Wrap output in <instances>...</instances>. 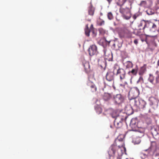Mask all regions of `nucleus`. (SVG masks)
Listing matches in <instances>:
<instances>
[{
  "instance_id": "9d476101",
  "label": "nucleus",
  "mask_w": 159,
  "mask_h": 159,
  "mask_svg": "<svg viewBox=\"0 0 159 159\" xmlns=\"http://www.w3.org/2000/svg\"><path fill=\"white\" fill-rule=\"evenodd\" d=\"M113 100L116 103L120 104L123 102L124 98L120 94H117L114 96Z\"/></svg>"
},
{
  "instance_id": "bb28decb",
  "label": "nucleus",
  "mask_w": 159,
  "mask_h": 159,
  "mask_svg": "<svg viewBox=\"0 0 159 159\" xmlns=\"http://www.w3.org/2000/svg\"><path fill=\"white\" fill-rule=\"evenodd\" d=\"M150 25H149V26L150 25L152 26V29H153V31H155L156 29L157 26L154 23H150Z\"/></svg>"
},
{
  "instance_id": "c85d7f7f",
  "label": "nucleus",
  "mask_w": 159,
  "mask_h": 159,
  "mask_svg": "<svg viewBox=\"0 0 159 159\" xmlns=\"http://www.w3.org/2000/svg\"><path fill=\"white\" fill-rule=\"evenodd\" d=\"M107 17L108 19L110 20H111L113 18V15L111 12H109L108 13Z\"/></svg>"
},
{
  "instance_id": "dca6fc26",
  "label": "nucleus",
  "mask_w": 159,
  "mask_h": 159,
  "mask_svg": "<svg viewBox=\"0 0 159 159\" xmlns=\"http://www.w3.org/2000/svg\"><path fill=\"white\" fill-rule=\"evenodd\" d=\"M131 90L132 93H133L134 98H136L139 95V90L137 87L132 88Z\"/></svg>"
},
{
  "instance_id": "9b49d317",
  "label": "nucleus",
  "mask_w": 159,
  "mask_h": 159,
  "mask_svg": "<svg viewBox=\"0 0 159 159\" xmlns=\"http://www.w3.org/2000/svg\"><path fill=\"white\" fill-rule=\"evenodd\" d=\"M114 70L113 72L109 71L107 72L106 76L107 80L109 81H114Z\"/></svg>"
},
{
  "instance_id": "1a4fd4ad",
  "label": "nucleus",
  "mask_w": 159,
  "mask_h": 159,
  "mask_svg": "<svg viewBox=\"0 0 159 159\" xmlns=\"http://www.w3.org/2000/svg\"><path fill=\"white\" fill-rule=\"evenodd\" d=\"M103 52L105 58L108 61H111L112 56L111 52L105 48H104L103 50Z\"/></svg>"
},
{
  "instance_id": "0eeeda50",
  "label": "nucleus",
  "mask_w": 159,
  "mask_h": 159,
  "mask_svg": "<svg viewBox=\"0 0 159 159\" xmlns=\"http://www.w3.org/2000/svg\"><path fill=\"white\" fill-rule=\"evenodd\" d=\"M129 31L126 27H124L123 30L119 33V36L121 38H129Z\"/></svg>"
},
{
  "instance_id": "79ce46f5",
  "label": "nucleus",
  "mask_w": 159,
  "mask_h": 159,
  "mask_svg": "<svg viewBox=\"0 0 159 159\" xmlns=\"http://www.w3.org/2000/svg\"><path fill=\"white\" fill-rule=\"evenodd\" d=\"M129 63H130V64H131L132 66H131V67H132V63L130 61L129 62Z\"/></svg>"
},
{
  "instance_id": "393cba45",
  "label": "nucleus",
  "mask_w": 159,
  "mask_h": 159,
  "mask_svg": "<svg viewBox=\"0 0 159 159\" xmlns=\"http://www.w3.org/2000/svg\"><path fill=\"white\" fill-rule=\"evenodd\" d=\"M154 79V78L153 75H152L150 74L149 75V77L148 79V80L152 84H154L153 83Z\"/></svg>"
},
{
  "instance_id": "412c9836",
  "label": "nucleus",
  "mask_w": 159,
  "mask_h": 159,
  "mask_svg": "<svg viewBox=\"0 0 159 159\" xmlns=\"http://www.w3.org/2000/svg\"><path fill=\"white\" fill-rule=\"evenodd\" d=\"M114 125L117 128H119L121 127L122 126V122L117 121H114Z\"/></svg>"
},
{
  "instance_id": "6ab92c4d",
  "label": "nucleus",
  "mask_w": 159,
  "mask_h": 159,
  "mask_svg": "<svg viewBox=\"0 0 159 159\" xmlns=\"http://www.w3.org/2000/svg\"><path fill=\"white\" fill-rule=\"evenodd\" d=\"M111 98V94L108 93H105L103 96V98L106 101L109 100Z\"/></svg>"
},
{
  "instance_id": "4468645a",
  "label": "nucleus",
  "mask_w": 159,
  "mask_h": 159,
  "mask_svg": "<svg viewBox=\"0 0 159 159\" xmlns=\"http://www.w3.org/2000/svg\"><path fill=\"white\" fill-rule=\"evenodd\" d=\"M88 11L89 15L92 16L93 15L95 11V8L93 6L91 2H90L89 4Z\"/></svg>"
},
{
  "instance_id": "c9c22d12",
  "label": "nucleus",
  "mask_w": 159,
  "mask_h": 159,
  "mask_svg": "<svg viewBox=\"0 0 159 159\" xmlns=\"http://www.w3.org/2000/svg\"><path fill=\"white\" fill-rule=\"evenodd\" d=\"M143 77L142 76H140L139 77V80L137 81V83H139V82L142 83V82H143Z\"/></svg>"
},
{
  "instance_id": "f704fd0d",
  "label": "nucleus",
  "mask_w": 159,
  "mask_h": 159,
  "mask_svg": "<svg viewBox=\"0 0 159 159\" xmlns=\"http://www.w3.org/2000/svg\"><path fill=\"white\" fill-rule=\"evenodd\" d=\"M124 88H125L126 90H127L129 89V87L128 84L125 82L124 83V84L123 85Z\"/></svg>"
},
{
  "instance_id": "2eb2a0df",
  "label": "nucleus",
  "mask_w": 159,
  "mask_h": 159,
  "mask_svg": "<svg viewBox=\"0 0 159 159\" xmlns=\"http://www.w3.org/2000/svg\"><path fill=\"white\" fill-rule=\"evenodd\" d=\"M85 70L86 73H89L90 70L89 63L87 61H84L83 62Z\"/></svg>"
},
{
  "instance_id": "5701e85b",
  "label": "nucleus",
  "mask_w": 159,
  "mask_h": 159,
  "mask_svg": "<svg viewBox=\"0 0 159 159\" xmlns=\"http://www.w3.org/2000/svg\"><path fill=\"white\" fill-rule=\"evenodd\" d=\"M146 70V68L145 65H144L140 69L139 74L140 75H142Z\"/></svg>"
},
{
  "instance_id": "aec40b11",
  "label": "nucleus",
  "mask_w": 159,
  "mask_h": 159,
  "mask_svg": "<svg viewBox=\"0 0 159 159\" xmlns=\"http://www.w3.org/2000/svg\"><path fill=\"white\" fill-rule=\"evenodd\" d=\"M149 101L150 102V104L152 105L156 102H158V100L154 97H150L149 99Z\"/></svg>"
},
{
  "instance_id": "e433bc0d",
  "label": "nucleus",
  "mask_w": 159,
  "mask_h": 159,
  "mask_svg": "<svg viewBox=\"0 0 159 159\" xmlns=\"http://www.w3.org/2000/svg\"><path fill=\"white\" fill-rule=\"evenodd\" d=\"M104 21H103V20H102V21H101L99 24V25H104Z\"/></svg>"
},
{
  "instance_id": "39448f33",
  "label": "nucleus",
  "mask_w": 159,
  "mask_h": 159,
  "mask_svg": "<svg viewBox=\"0 0 159 159\" xmlns=\"http://www.w3.org/2000/svg\"><path fill=\"white\" fill-rule=\"evenodd\" d=\"M133 103L134 102V105L137 107H139L140 108H144L146 104V102L143 100L140 99L138 101H136L135 99L131 101Z\"/></svg>"
},
{
  "instance_id": "de8ad7c7",
  "label": "nucleus",
  "mask_w": 159,
  "mask_h": 159,
  "mask_svg": "<svg viewBox=\"0 0 159 159\" xmlns=\"http://www.w3.org/2000/svg\"><path fill=\"white\" fill-rule=\"evenodd\" d=\"M158 4H159V1H158Z\"/></svg>"
},
{
  "instance_id": "a19ab883",
  "label": "nucleus",
  "mask_w": 159,
  "mask_h": 159,
  "mask_svg": "<svg viewBox=\"0 0 159 159\" xmlns=\"http://www.w3.org/2000/svg\"><path fill=\"white\" fill-rule=\"evenodd\" d=\"M133 19H136V15H134L133 16Z\"/></svg>"
},
{
  "instance_id": "4c0bfd02",
  "label": "nucleus",
  "mask_w": 159,
  "mask_h": 159,
  "mask_svg": "<svg viewBox=\"0 0 159 159\" xmlns=\"http://www.w3.org/2000/svg\"><path fill=\"white\" fill-rule=\"evenodd\" d=\"M134 43L135 44L137 45L138 43V41L137 40V39L134 40Z\"/></svg>"
},
{
  "instance_id": "cd10ccee",
  "label": "nucleus",
  "mask_w": 159,
  "mask_h": 159,
  "mask_svg": "<svg viewBox=\"0 0 159 159\" xmlns=\"http://www.w3.org/2000/svg\"><path fill=\"white\" fill-rule=\"evenodd\" d=\"M146 12L148 15H152L154 13V11L151 9H148L146 11Z\"/></svg>"
},
{
  "instance_id": "37998d69",
  "label": "nucleus",
  "mask_w": 159,
  "mask_h": 159,
  "mask_svg": "<svg viewBox=\"0 0 159 159\" xmlns=\"http://www.w3.org/2000/svg\"><path fill=\"white\" fill-rule=\"evenodd\" d=\"M157 64H158V66H159V60H158V62H157Z\"/></svg>"
},
{
  "instance_id": "72a5a7b5",
  "label": "nucleus",
  "mask_w": 159,
  "mask_h": 159,
  "mask_svg": "<svg viewBox=\"0 0 159 159\" xmlns=\"http://www.w3.org/2000/svg\"><path fill=\"white\" fill-rule=\"evenodd\" d=\"M137 71V68H135L134 69H133L131 71V73L133 74V75H135L136 74Z\"/></svg>"
},
{
  "instance_id": "ddd939ff",
  "label": "nucleus",
  "mask_w": 159,
  "mask_h": 159,
  "mask_svg": "<svg viewBox=\"0 0 159 159\" xmlns=\"http://www.w3.org/2000/svg\"><path fill=\"white\" fill-rule=\"evenodd\" d=\"M138 124V120L136 118H134L131 120L130 126L132 129L131 130L134 131V130L133 128H135L137 127ZM131 130L130 129V131Z\"/></svg>"
},
{
  "instance_id": "7c9ffc66",
  "label": "nucleus",
  "mask_w": 159,
  "mask_h": 159,
  "mask_svg": "<svg viewBox=\"0 0 159 159\" xmlns=\"http://www.w3.org/2000/svg\"><path fill=\"white\" fill-rule=\"evenodd\" d=\"M151 133L153 136L156 135L158 134L157 132L155 129H152Z\"/></svg>"
},
{
  "instance_id": "49530a36",
  "label": "nucleus",
  "mask_w": 159,
  "mask_h": 159,
  "mask_svg": "<svg viewBox=\"0 0 159 159\" xmlns=\"http://www.w3.org/2000/svg\"><path fill=\"white\" fill-rule=\"evenodd\" d=\"M126 125H127V126H128V125H127V124L126 122Z\"/></svg>"
},
{
  "instance_id": "c756f323",
  "label": "nucleus",
  "mask_w": 159,
  "mask_h": 159,
  "mask_svg": "<svg viewBox=\"0 0 159 159\" xmlns=\"http://www.w3.org/2000/svg\"><path fill=\"white\" fill-rule=\"evenodd\" d=\"M139 5L141 6L146 7L147 5V2L145 1H141Z\"/></svg>"
},
{
  "instance_id": "09e8293b",
  "label": "nucleus",
  "mask_w": 159,
  "mask_h": 159,
  "mask_svg": "<svg viewBox=\"0 0 159 159\" xmlns=\"http://www.w3.org/2000/svg\"><path fill=\"white\" fill-rule=\"evenodd\" d=\"M91 26L92 27V26H93V25H91Z\"/></svg>"
},
{
  "instance_id": "2f4dec72",
  "label": "nucleus",
  "mask_w": 159,
  "mask_h": 159,
  "mask_svg": "<svg viewBox=\"0 0 159 159\" xmlns=\"http://www.w3.org/2000/svg\"><path fill=\"white\" fill-rule=\"evenodd\" d=\"M155 81L156 82L154 83L155 84H154V85L159 84V76H157L156 78Z\"/></svg>"
},
{
  "instance_id": "ea45409f",
  "label": "nucleus",
  "mask_w": 159,
  "mask_h": 159,
  "mask_svg": "<svg viewBox=\"0 0 159 159\" xmlns=\"http://www.w3.org/2000/svg\"><path fill=\"white\" fill-rule=\"evenodd\" d=\"M141 41H142V42H143V41H146V43H147V41H146V40H144V39H141Z\"/></svg>"
},
{
  "instance_id": "f3484780",
  "label": "nucleus",
  "mask_w": 159,
  "mask_h": 159,
  "mask_svg": "<svg viewBox=\"0 0 159 159\" xmlns=\"http://www.w3.org/2000/svg\"><path fill=\"white\" fill-rule=\"evenodd\" d=\"M88 85L89 86L91 91L93 92H95L97 91V87L95 84L93 82L89 81L88 83Z\"/></svg>"
},
{
  "instance_id": "6e6552de",
  "label": "nucleus",
  "mask_w": 159,
  "mask_h": 159,
  "mask_svg": "<svg viewBox=\"0 0 159 159\" xmlns=\"http://www.w3.org/2000/svg\"><path fill=\"white\" fill-rule=\"evenodd\" d=\"M116 75L119 77L121 80L124 79L125 78V70L122 68H119L117 70V72Z\"/></svg>"
},
{
  "instance_id": "f257e3e1",
  "label": "nucleus",
  "mask_w": 159,
  "mask_h": 159,
  "mask_svg": "<svg viewBox=\"0 0 159 159\" xmlns=\"http://www.w3.org/2000/svg\"><path fill=\"white\" fill-rule=\"evenodd\" d=\"M123 134H120L116 139L114 143L110 147L108 153L110 158L114 157L116 155L117 159H121L122 156L125 152V148L124 147V138Z\"/></svg>"
},
{
  "instance_id": "b1692460",
  "label": "nucleus",
  "mask_w": 159,
  "mask_h": 159,
  "mask_svg": "<svg viewBox=\"0 0 159 159\" xmlns=\"http://www.w3.org/2000/svg\"><path fill=\"white\" fill-rule=\"evenodd\" d=\"M95 110L98 114L101 113L102 111V108L98 105H97L95 107Z\"/></svg>"
},
{
  "instance_id": "a878e982",
  "label": "nucleus",
  "mask_w": 159,
  "mask_h": 159,
  "mask_svg": "<svg viewBox=\"0 0 159 159\" xmlns=\"http://www.w3.org/2000/svg\"><path fill=\"white\" fill-rule=\"evenodd\" d=\"M85 34L86 36H89L90 35V30L88 27V25H86V28L85 29Z\"/></svg>"
},
{
  "instance_id": "58836bf2",
  "label": "nucleus",
  "mask_w": 159,
  "mask_h": 159,
  "mask_svg": "<svg viewBox=\"0 0 159 159\" xmlns=\"http://www.w3.org/2000/svg\"><path fill=\"white\" fill-rule=\"evenodd\" d=\"M109 4H110L112 0H107Z\"/></svg>"
},
{
  "instance_id": "f03ea898",
  "label": "nucleus",
  "mask_w": 159,
  "mask_h": 159,
  "mask_svg": "<svg viewBox=\"0 0 159 159\" xmlns=\"http://www.w3.org/2000/svg\"><path fill=\"white\" fill-rule=\"evenodd\" d=\"M126 0H118L116 2L117 5L120 7V12L123 14V18L126 20L129 19V17L126 16V14L129 12V9L128 8H123L121 6L126 2Z\"/></svg>"
},
{
  "instance_id": "a18cd8bd",
  "label": "nucleus",
  "mask_w": 159,
  "mask_h": 159,
  "mask_svg": "<svg viewBox=\"0 0 159 159\" xmlns=\"http://www.w3.org/2000/svg\"><path fill=\"white\" fill-rule=\"evenodd\" d=\"M129 95V92H128V96Z\"/></svg>"
},
{
  "instance_id": "c03bdc74",
  "label": "nucleus",
  "mask_w": 159,
  "mask_h": 159,
  "mask_svg": "<svg viewBox=\"0 0 159 159\" xmlns=\"http://www.w3.org/2000/svg\"><path fill=\"white\" fill-rule=\"evenodd\" d=\"M133 111L130 114V115H132V114L133 113Z\"/></svg>"
},
{
  "instance_id": "473e14b6",
  "label": "nucleus",
  "mask_w": 159,
  "mask_h": 159,
  "mask_svg": "<svg viewBox=\"0 0 159 159\" xmlns=\"http://www.w3.org/2000/svg\"><path fill=\"white\" fill-rule=\"evenodd\" d=\"M129 61H127L125 62H124V66H125L127 68H128L129 67Z\"/></svg>"
},
{
  "instance_id": "8fccbe9b",
  "label": "nucleus",
  "mask_w": 159,
  "mask_h": 159,
  "mask_svg": "<svg viewBox=\"0 0 159 159\" xmlns=\"http://www.w3.org/2000/svg\"><path fill=\"white\" fill-rule=\"evenodd\" d=\"M138 133H139V132H137V134H138Z\"/></svg>"
},
{
  "instance_id": "20e7f679",
  "label": "nucleus",
  "mask_w": 159,
  "mask_h": 159,
  "mask_svg": "<svg viewBox=\"0 0 159 159\" xmlns=\"http://www.w3.org/2000/svg\"><path fill=\"white\" fill-rule=\"evenodd\" d=\"M111 117L114 118H115L114 121L122 122L123 120L125 121L126 119L128 117V116H126V114L125 113H120L118 116H114L113 114L111 115Z\"/></svg>"
},
{
  "instance_id": "a211bd4d",
  "label": "nucleus",
  "mask_w": 159,
  "mask_h": 159,
  "mask_svg": "<svg viewBox=\"0 0 159 159\" xmlns=\"http://www.w3.org/2000/svg\"><path fill=\"white\" fill-rule=\"evenodd\" d=\"M99 43L100 44L102 45L104 47H105L107 45L109 44L110 41H107L105 39H100Z\"/></svg>"
},
{
  "instance_id": "4be33fe9",
  "label": "nucleus",
  "mask_w": 159,
  "mask_h": 159,
  "mask_svg": "<svg viewBox=\"0 0 159 159\" xmlns=\"http://www.w3.org/2000/svg\"><path fill=\"white\" fill-rule=\"evenodd\" d=\"M141 142V140L139 137H137L136 138H133L132 141V142L134 144H139Z\"/></svg>"
},
{
  "instance_id": "423d86ee",
  "label": "nucleus",
  "mask_w": 159,
  "mask_h": 159,
  "mask_svg": "<svg viewBox=\"0 0 159 159\" xmlns=\"http://www.w3.org/2000/svg\"><path fill=\"white\" fill-rule=\"evenodd\" d=\"M88 51L89 54L90 56L97 54L98 52L97 47L94 44L90 45Z\"/></svg>"
},
{
  "instance_id": "7ed1b4c3",
  "label": "nucleus",
  "mask_w": 159,
  "mask_h": 159,
  "mask_svg": "<svg viewBox=\"0 0 159 159\" xmlns=\"http://www.w3.org/2000/svg\"><path fill=\"white\" fill-rule=\"evenodd\" d=\"M151 146L150 149L146 150V151L149 152L148 155L150 156L154 155L157 159H159V151L157 147L156 143L155 141L151 142Z\"/></svg>"
},
{
  "instance_id": "f8f14e48",
  "label": "nucleus",
  "mask_w": 159,
  "mask_h": 159,
  "mask_svg": "<svg viewBox=\"0 0 159 159\" xmlns=\"http://www.w3.org/2000/svg\"><path fill=\"white\" fill-rule=\"evenodd\" d=\"M149 25V22L148 21L143 20L140 22L138 26L140 29H142L143 30H144L146 27H148Z\"/></svg>"
}]
</instances>
